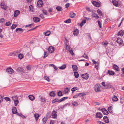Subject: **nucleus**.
Returning a JSON list of instances; mask_svg holds the SVG:
<instances>
[{
  "label": "nucleus",
  "instance_id": "f257e3e1",
  "mask_svg": "<svg viewBox=\"0 0 124 124\" xmlns=\"http://www.w3.org/2000/svg\"><path fill=\"white\" fill-rule=\"evenodd\" d=\"M100 85L99 84L96 85L94 86V90L96 92H100L101 91L100 90Z\"/></svg>",
  "mask_w": 124,
  "mask_h": 124
},
{
  "label": "nucleus",
  "instance_id": "f03ea898",
  "mask_svg": "<svg viewBox=\"0 0 124 124\" xmlns=\"http://www.w3.org/2000/svg\"><path fill=\"white\" fill-rule=\"evenodd\" d=\"M0 6L1 8L4 10H6L7 9V6L5 4L4 2H2L0 4Z\"/></svg>",
  "mask_w": 124,
  "mask_h": 124
},
{
  "label": "nucleus",
  "instance_id": "7ed1b4c3",
  "mask_svg": "<svg viewBox=\"0 0 124 124\" xmlns=\"http://www.w3.org/2000/svg\"><path fill=\"white\" fill-rule=\"evenodd\" d=\"M13 70L11 68H8L6 69V71L10 74H12L13 72Z\"/></svg>",
  "mask_w": 124,
  "mask_h": 124
},
{
  "label": "nucleus",
  "instance_id": "20e7f679",
  "mask_svg": "<svg viewBox=\"0 0 124 124\" xmlns=\"http://www.w3.org/2000/svg\"><path fill=\"white\" fill-rule=\"evenodd\" d=\"M52 116L53 118H57V113L55 110H54L52 113Z\"/></svg>",
  "mask_w": 124,
  "mask_h": 124
},
{
  "label": "nucleus",
  "instance_id": "39448f33",
  "mask_svg": "<svg viewBox=\"0 0 124 124\" xmlns=\"http://www.w3.org/2000/svg\"><path fill=\"white\" fill-rule=\"evenodd\" d=\"M54 47L53 46H50L48 49V51L50 53H53L54 51Z\"/></svg>",
  "mask_w": 124,
  "mask_h": 124
},
{
  "label": "nucleus",
  "instance_id": "423d86ee",
  "mask_svg": "<svg viewBox=\"0 0 124 124\" xmlns=\"http://www.w3.org/2000/svg\"><path fill=\"white\" fill-rule=\"evenodd\" d=\"M96 117L97 118H101L103 117L102 114L100 112H98L96 113Z\"/></svg>",
  "mask_w": 124,
  "mask_h": 124
},
{
  "label": "nucleus",
  "instance_id": "0eeeda50",
  "mask_svg": "<svg viewBox=\"0 0 124 124\" xmlns=\"http://www.w3.org/2000/svg\"><path fill=\"white\" fill-rule=\"evenodd\" d=\"M116 42L120 45H121L122 44L123 41L121 38H118L117 39Z\"/></svg>",
  "mask_w": 124,
  "mask_h": 124
},
{
  "label": "nucleus",
  "instance_id": "6e6552de",
  "mask_svg": "<svg viewBox=\"0 0 124 124\" xmlns=\"http://www.w3.org/2000/svg\"><path fill=\"white\" fill-rule=\"evenodd\" d=\"M82 77L83 78L85 79H87L88 78L89 75L88 74L86 73L83 74L82 75Z\"/></svg>",
  "mask_w": 124,
  "mask_h": 124
},
{
  "label": "nucleus",
  "instance_id": "1a4fd4ad",
  "mask_svg": "<svg viewBox=\"0 0 124 124\" xmlns=\"http://www.w3.org/2000/svg\"><path fill=\"white\" fill-rule=\"evenodd\" d=\"M43 2L41 0H39L37 2V5L39 7H41L43 5Z\"/></svg>",
  "mask_w": 124,
  "mask_h": 124
},
{
  "label": "nucleus",
  "instance_id": "9d476101",
  "mask_svg": "<svg viewBox=\"0 0 124 124\" xmlns=\"http://www.w3.org/2000/svg\"><path fill=\"white\" fill-rule=\"evenodd\" d=\"M101 110H102L103 113L105 115H107L108 113L107 110L105 108H102L101 109Z\"/></svg>",
  "mask_w": 124,
  "mask_h": 124
},
{
  "label": "nucleus",
  "instance_id": "9b49d317",
  "mask_svg": "<svg viewBox=\"0 0 124 124\" xmlns=\"http://www.w3.org/2000/svg\"><path fill=\"white\" fill-rule=\"evenodd\" d=\"M113 68L116 71H119V69L118 66L114 64L113 65Z\"/></svg>",
  "mask_w": 124,
  "mask_h": 124
},
{
  "label": "nucleus",
  "instance_id": "f8f14e48",
  "mask_svg": "<svg viewBox=\"0 0 124 124\" xmlns=\"http://www.w3.org/2000/svg\"><path fill=\"white\" fill-rule=\"evenodd\" d=\"M103 119L106 123H108L109 122V120L107 116H104L103 117Z\"/></svg>",
  "mask_w": 124,
  "mask_h": 124
},
{
  "label": "nucleus",
  "instance_id": "ddd939ff",
  "mask_svg": "<svg viewBox=\"0 0 124 124\" xmlns=\"http://www.w3.org/2000/svg\"><path fill=\"white\" fill-rule=\"evenodd\" d=\"M92 4L94 6L97 7H99L100 6L99 3L98 2L93 1L92 2Z\"/></svg>",
  "mask_w": 124,
  "mask_h": 124
},
{
  "label": "nucleus",
  "instance_id": "4468645a",
  "mask_svg": "<svg viewBox=\"0 0 124 124\" xmlns=\"http://www.w3.org/2000/svg\"><path fill=\"white\" fill-rule=\"evenodd\" d=\"M20 11L18 10H16L14 12V16L15 17H17L20 14Z\"/></svg>",
  "mask_w": 124,
  "mask_h": 124
},
{
  "label": "nucleus",
  "instance_id": "2eb2a0df",
  "mask_svg": "<svg viewBox=\"0 0 124 124\" xmlns=\"http://www.w3.org/2000/svg\"><path fill=\"white\" fill-rule=\"evenodd\" d=\"M112 85L110 84H107L105 85V88L106 89H109L112 88L113 87Z\"/></svg>",
  "mask_w": 124,
  "mask_h": 124
},
{
  "label": "nucleus",
  "instance_id": "dca6fc26",
  "mask_svg": "<svg viewBox=\"0 0 124 124\" xmlns=\"http://www.w3.org/2000/svg\"><path fill=\"white\" fill-rule=\"evenodd\" d=\"M12 112L13 114H16L17 113V110L16 107H13L12 108Z\"/></svg>",
  "mask_w": 124,
  "mask_h": 124
},
{
  "label": "nucleus",
  "instance_id": "f3484780",
  "mask_svg": "<svg viewBox=\"0 0 124 124\" xmlns=\"http://www.w3.org/2000/svg\"><path fill=\"white\" fill-rule=\"evenodd\" d=\"M72 67L73 71H76L78 70V68L77 65H72Z\"/></svg>",
  "mask_w": 124,
  "mask_h": 124
},
{
  "label": "nucleus",
  "instance_id": "a211bd4d",
  "mask_svg": "<svg viewBox=\"0 0 124 124\" xmlns=\"http://www.w3.org/2000/svg\"><path fill=\"white\" fill-rule=\"evenodd\" d=\"M123 31L122 30H120L118 33V35L122 36L124 35Z\"/></svg>",
  "mask_w": 124,
  "mask_h": 124
},
{
  "label": "nucleus",
  "instance_id": "6ab92c4d",
  "mask_svg": "<svg viewBox=\"0 0 124 124\" xmlns=\"http://www.w3.org/2000/svg\"><path fill=\"white\" fill-rule=\"evenodd\" d=\"M28 97L29 99L31 101H33L35 99V97L33 95H30Z\"/></svg>",
  "mask_w": 124,
  "mask_h": 124
},
{
  "label": "nucleus",
  "instance_id": "aec40b11",
  "mask_svg": "<svg viewBox=\"0 0 124 124\" xmlns=\"http://www.w3.org/2000/svg\"><path fill=\"white\" fill-rule=\"evenodd\" d=\"M79 33V30L78 29H76L73 31V34L74 35H77Z\"/></svg>",
  "mask_w": 124,
  "mask_h": 124
},
{
  "label": "nucleus",
  "instance_id": "412c9836",
  "mask_svg": "<svg viewBox=\"0 0 124 124\" xmlns=\"http://www.w3.org/2000/svg\"><path fill=\"white\" fill-rule=\"evenodd\" d=\"M65 39L66 41V43L65 44L66 45V49L67 50H69L70 49V46H69L67 43V42H68V40L66 38H65Z\"/></svg>",
  "mask_w": 124,
  "mask_h": 124
},
{
  "label": "nucleus",
  "instance_id": "4be33fe9",
  "mask_svg": "<svg viewBox=\"0 0 124 124\" xmlns=\"http://www.w3.org/2000/svg\"><path fill=\"white\" fill-rule=\"evenodd\" d=\"M33 20L34 22H38L39 21V18L38 17H35L33 18Z\"/></svg>",
  "mask_w": 124,
  "mask_h": 124
},
{
  "label": "nucleus",
  "instance_id": "5701e85b",
  "mask_svg": "<svg viewBox=\"0 0 124 124\" xmlns=\"http://www.w3.org/2000/svg\"><path fill=\"white\" fill-rule=\"evenodd\" d=\"M112 3L116 7H117L118 5V2L115 0L113 1Z\"/></svg>",
  "mask_w": 124,
  "mask_h": 124
},
{
  "label": "nucleus",
  "instance_id": "b1692460",
  "mask_svg": "<svg viewBox=\"0 0 124 124\" xmlns=\"http://www.w3.org/2000/svg\"><path fill=\"white\" fill-rule=\"evenodd\" d=\"M68 98V97H64L62 98L60 100H59V102L60 103L62 101H65Z\"/></svg>",
  "mask_w": 124,
  "mask_h": 124
},
{
  "label": "nucleus",
  "instance_id": "393cba45",
  "mask_svg": "<svg viewBox=\"0 0 124 124\" xmlns=\"http://www.w3.org/2000/svg\"><path fill=\"white\" fill-rule=\"evenodd\" d=\"M112 100L113 101H117L118 100V99L116 96L115 95H114L112 98Z\"/></svg>",
  "mask_w": 124,
  "mask_h": 124
},
{
  "label": "nucleus",
  "instance_id": "a878e982",
  "mask_svg": "<svg viewBox=\"0 0 124 124\" xmlns=\"http://www.w3.org/2000/svg\"><path fill=\"white\" fill-rule=\"evenodd\" d=\"M44 33L46 36H48L50 34L51 32L50 31L47 30Z\"/></svg>",
  "mask_w": 124,
  "mask_h": 124
},
{
  "label": "nucleus",
  "instance_id": "bb28decb",
  "mask_svg": "<svg viewBox=\"0 0 124 124\" xmlns=\"http://www.w3.org/2000/svg\"><path fill=\"white\" fill-rule=\"evenodd\" d=\"M20 53V52L18 51H16L12 53V54L14 56H16L17 55L18 53Z\"/></svg>",
  "mask_w": 124,
  "mask_h": 124
},
{
  "label": "nucleus",
  "instance_id": "cd10ccee",
  "mask_svg": "<svg viewBox=\"0 0 124 124\" xmlns=\"http://www.w3.org/2000/svg\"><path fill=\"white\" fill-rule=\"evenodd\" d=\"M16 31L17 32H23V30L21 28H17L16 29Z\"/></svg>",
  "mask_w": 124,
  "mask_h": 124
},
{
  "label": "nucleus",
  "instance_id": "c85d7f7f",
  "mask_svg": "<svg viewBox=\"0 0 124 124\" xmlns=\"http://www.w3.org/2000/svg\"><path fill=\"white\" fill-rule=\"evenodd\" d=\"M108 73L111 75H114L115 74L114 72L112 71L108 70Z\"/></svg>",
  "mask_w": 124,
  "mask_h": 124
},
{
  "label": "nucleus",
  "instance_id": "c756f323",
  "mask_svg": "<svg viewBox=\"0 0 124 124\" xmlns=\"http://www.w3.org/2000/svg\"><path fill=\"white\" fill-rule=\"evenodd\" d=\"M69 88L68 87L66 88L64 90L63 92V93L64 94H66L68 93Z\"/></svg>",
  "mask_w": 124,
  "mask_h": 124
},
{
  "label": "nucleus",
  "instance_id": "7c9ffc66",
  "mask_svg": "<svg viewBox=\"0 0 124 124\" xmlns=\"http://www.w3.org/2000/svg\"><path fill=\"white\" fill-rule=\"evenodd\" d=\"M50 95L51 96L54 97L55 96V94L54 91H52L49 93Z\"/></svg>",
  "mask_w": 124,
  "mask_h": 124
},
{
  "label": "nucleus",
  "instance_id": "2f4dec72",
  "mask_svg": "<svg viewBox=\"0 0 124 124\" xmlns=\"http://www.w3.org/2000/svg\"><path fill=\"white\" fill-rule=\"evenodd\" d=\"M34 117L36 119V120H38L39 119V114H37L36 113H35L34 114Z\"/></svg>",
  "mask_w": 124,
  "mask_h": 124
},
{
  "label": "nucleus",
  "instance_id": "473e14b6",
  "mask_svg": "<svg viewBox=\"0 0 124 124\" xmlns=\"http://www.w3.org/2000/svg\"><path fill=\"white\" fill-rule=\"evenodd\" d=\"M112 107L110 106L108 108V110L110 113H113V110L112 109Z\"/></svg>",
  "mask_w": 124,
  "mask_h": 124
},
{
  "label": "nucleus",
  "instance_id": "72a5a7b5",
  "mask_svg": "<svg viewBox=\"0 0 124 124\" xmlns=\"http://www.w3.org/2000/svg\"><path fill=\"white\" fill-rule=\"evenodd\" d=\"M56 9L57 10L59 11H62V7L60 6H58L56 7Z\"/></svg>",
  "mask_w": 124,
  "mask_h": 124
},
{
  "label": "nucleus",
  "instance_id": "f704fd0d",
  "mask_svg": "<svg viewBox=\"0 0 124 124\" xmlns=\"http://www.w3.org/2000/svg\"><path fill=\"white\" fill-rule=\"evenodd\" d=\"M23 55L21 54H19L18 55V57L20 59L23 58Z\"/></svg>",
  "mask_w": 124,
  "mask_h": 124
},
{
  "label": "nucleus",
  "instance_id": "c9c22d12",
  "mask_svg": "<svg viewBox=\"0 0 124 124\" xmlns=\"http://www.w3.org/2000/svg\"><path fill=\"white\" fill-rule=\"evenodd\" d=\"M76 15L73 12L71 13L70 14V17L72 18H74V17Z\"/></svg>",
  "mask_w": 124,
  "mask_h": 124
},
{
  "label": "nucleus",
  "instance_id": "e433bc0d",
  "mask_svg": "<svg viewBox=\"0 0 124 124\" xmlns=\"http://www.w3.org/2000/svg\"><path fill=\"white\" fill-rule=\"evenodd\" d=\"M74 74L75 77L76 78H78L79 76V74L77 72H75Z\"/></svg>",
  "mask_w": 124,
  "mask_h": 124
},
{
  "label": "nucleus",
  "instance_id": "4c0bfd02",
  "mask_svg": "<svg viewBox=\"0 0 124 124\" xmlns=\"http://www.w3.org/2000/svg\"><path fill=\"white\" fill-rule=\"evenodd\" d=\"M78 88L76 87H74L72 88L71 90L72 91V93H73L76 90H78Z\"/></svg>",
  "mask_w": 124,
  "mask_h": 124
},
{
  "label": "nucleus",
  "instance_id": "58836bf2",
  "mask_svg": "<svg viewBox=\"0 0 124 124\" xmlns=\"http://www.w3.org/2000/svg\"><path fill=\"white\" fill-rule=\"evenodd\" d=\"M66 65L65 64H63L62 66L60 67L59 68L61 70L64 69L66 68Z\"/></svg>",
  "mask_w": 124,
  "mask_h": 124
},
{
  "label": "nucleus",
  "instance_id": "ea45409f",
  "mask_svg": "<svg viewBox=\"0 0 124 124\" xmlns=\"http://www.w3.org/2000/svg\"><path fill=\"white\" fill-rule=\"evenodd\" d=\"M108 43L107 41H104L102 43V44L103 46H105L106 47L107 45L108 44Z\"/></svg>",
  "mask_w": 124,
  "mask_h": 124
},
{
  "label": "nucleus",
  "instance_id": "a19ab883",
  "mask_svg": "<svg viewBox=\"0 0 124 124\" xmlns=\"http://www.w3.org/2000/svg\"><path fill=\"white\" fill-rule=\"evenodd\" d=\"M49 66H51L53 67L55 69V70H57V67L53 64H50Z\"/></svg>",
  "mask_w": 124,
  "mask_h": 124
},
{
  "label": "nucleus",
  "instance_id": "79ce46f5",
  "mask_svg": "<svg viewBox=\"0 0 124 124\" xmlns=\"http://www.w3.org/2000/svg\"><path fill=\"white\" fill-rule=\"evenodd\" d=\"M17 25L16 24H13L12 26H11V28L12 29H15L17 26Z\"/></svg>",
  "mask_w": 124,
  "mask_h": 124
},
{
  "label": "nucleus",
  "instance_id": "37998d69",
  "mask_svg": "<svg viewBox=\"0 0 124 124\" xmlns=\"http://www.w3.org/2000/svg\"><path fill=\"white\" fill-rule=\"evenodd\" d=\"M57 94L59 96H61L63 95L62 92L61 91H59L57 93Z\"/></svg>",
  "mask_w": 124,
  "mask_h": 124
},
{
  "label": "nucleus",
  "instance_id": "c03bdc74",
  "mask_svg": "<svg viewBox=\"0 0 124 124\" xmlns=\"http://www.w3.org/2000/svg\"><path fill=\"white\" fill-rule=\"evenodd\" d=\"M86 22V21L85 20H83L82 21L81 23L80 24V25L81 26H82Z\"/></svg>",
  "mask_w": 124,
  "mask_h": 124
},
{
  "label": "nucleus",
  "instance_id": "a18cd8bd",
  "mask_svg": "<svg viewBox=\"0 0 124 124\" xmlns=\"http://www.w3.org/2000/svg\"><path fill=\"white\" fill-rule=\"evenodd\" d=\"M71 19H69L64 21V22L66 23H70L71 22Z\"/></svg>",
  "mask_w": 124,
  "mask_h": 124
},
{
  "label": "nucleus",
  "instance_id": "49530a36",
  "mask_svg": "<svg viewBox=\"0 0 124 124\" xmlns=\"http://www.w3.org/2000/svg\"><path fill=\"white\" fill-rule=\"evenodd\" d=\"M59 100H58V99L57 98H56L54 100H53L52 101V103H55L56 102H59Z\"/></svg>",
  "mask_w": 124,
  "mask_h": 124
},
{
  "label": "nucleus",
  "instance_id": "de8ad7c7",
  "mask_svg": "<svg viewBox=\"0 0 124 124\" xmlns=\"http://www.w3.org/2000/svg\"><path fill=\"white\" fill-rule=\"evenodd\" d=\"M42 121L44 124H45L47 121V118L46 117H44L43 118Z\"/></svg>",
  "mask_w": 124,
  "mask_h": 124
},
{
  "label": "nucleus",
  "instance_id": "09e8293b",
  "mask_svg": "<svg viewBox=\"0 0 124 124\" xmlns=\"http://www.w3.org/2000/svg\"><path fill=\"white\" fill-rule=\"evenodd\" d=\"M99 62H97V63H96L95 64V68L97 70H98V68L99 67L98 66L99 65Z\"/></svg>",
  "mask_w": 124,
  "mask_h": 124
},
{
  "label": "nucleus",
  "instance_id": "8fccbe9b",
  "mask_svg": "<svg viewBox=\"0 0 124 124\" xmlns=\"http://www.w3.org/2000/svg\"><path fill=\"white\" fill-rule=\"evenodd\" d=\"M92 16L95 18H99V16L97 15V14H94L92 15Z\"/></svg>",
  "mask_w": 124,
  "mask_h": 124
},
{
  "label": "nucleus",
  "instance_id": "3c124183",
  "mask_svg": "<svg viewBox=\"0 0 124 124\" xmlns=\"http://www.w3.org/2000/svg\"><path fill=\"white\" fill-rule=\"evenodd\" d=\"M72 105L74 106H76L78 105V103L76 101H74L73 102Z\"/></svg>",
  "mask_w": 124,
  "mask_h": 124
},
{
  "label": "nucleus",
  "instance_id": "603ef678",
  "mask_svg": "<svg viewBox=\"0 0 124 124\" xmlns=\"http://www.w3.org/2000/svg\"><path fill=\"white\" fill-rule=\"evenodd\" d=\"M19 102V101L18 100H15L14 101V103L15 104V106H16L18 103Z\"/></svg>",
  "mask_w": 124,
  "mask_h": 124
},
{
  "label": "nucleus",
  "instance_id": "864d4df0",
  "mask_svg": "<svg viewBox=\"0 0 124 124\" xmlns=\"http://www.w3.org/2000/svg\"><path fill=\"white\" fill-rule=\"evenodd\" d=\"M97 12L100 15H102V13L101 10L98 9L97 10Z\"/></svg>",
  "mask_w": 124,
  "mask_h": 124
},
{
  "label": "nucleus",
  "instance_id": "5fc2aeb1",
  "mask_svg": "<svg viewBox=\"0 0 124 124\" xmlns=\"http://www.w3.org/2000/svg\"><path fill=\"white\" fill-rule=\"evenodd\" d=\"M46 101V99L44 98L41 97L40 100V101L42 102H44Z\"/></svg>",
  "mask_w": 124,
  "mask_h": 124
},
{
  "label": "nucleus",
  "instance_id": "6e6d98bb",
  "mask_svg": "<svg viewBox=\"0 0 124 124\" xmlns=\"http://www.w3.org/2000/svg\"><path fill=\"white\" fill-rule=\"evenodd\" d=\"M44 78L45 80H47L48 82H49L50 80L49 78L48 77L45 76L44 77Z\"/></svg>",
  "mask_w": 124,
  "mask_h": 124
},
{
  "label": "nucleus",
  "instance_id": "4d7b16f0",
  "mask_svg": "<svg viewBox=\"0 0 124 124\" xmlns=\"http://www.w3.org/2000/svg\"><path fill=\"white\" fill-rule=\"evenodd\" d=\"M4 99L6 100L7 101H10V99L8 97H5Z\"/></svg>",
  "mask_w": 124,
  "mask_h": 124
},
{
  "label": "nucleus",
  "instance_id": "13d9d810",
  "mask_svg": "<svg viewBox=\"0 0 124 124\" xmlns=\"http://www.w3.org/2000/svg\"><path fill=\"white\" fill-rule=\"evenodd\" d=\"M11 23L9 21L7 22L5 24V25L7 26H8L10 25L11 24Z\"/></svg>",
  "mask_w": 124,
  "mask_h": 124
},
{
  "label": "nucleus",
  "instance_id": "bf43d9fd",
  "mask_svg": "<svg viewBox=\"0 0 124 124\" xmlns=\"http://www.w3.org/2000/svg\"><path fill=\"white\" fill-rule=\"evenodd\" d=\"M48 54L46 52H44V55L43 57L44 58H45L48 55Z\"/></svg>",
  "mask_w": 124,
  "mask_h": 124
},
{
  "label": "nucleus",
  "instance_id": "052dcab7",
  "mask_svg": "<svg viewBox=\"0 0 124 124\" xmlns=\"http://www.w3.org/2000/svg\"><path fill=\"white\" fill-rule=\"evenodd\" d=\"M98 24L99 25V27L101 28V23L100 22V21L99 20H98Z\"/></svg>",
  "mask_w": 124,
  "mask_h": 124
},
{
  "label": "nucleus",
  "instance_id": "680f3d73",
  "mask_svg": "<svg viewBox=\"0 0 124 124\" xmlns=\"http://www.w3.org/2000/svg\"><path fill=\"white\" fill-rule=\"evenodd\" d=\"M84 58L87 59H88V57L87 56L86 54L85 53H84Z\"/></svg>",
  "mask_w": 124,
  "mask_h": 124
},
{
  "label": "nucleus",
  "instance_id": "e2e57ef3",
  "mask_svg": "<svg viewBox=\"0 0 124 124\" xmlns=\"http://www.w3.org/2000/svg\"><path fill=\"white\" fill-rule=\"evenodd\" d=\"M84 95V93H80L78 94V96H83Z\"/></svg>",
  "mask_w": 124,
  "mask_h": 124
},
{
  "label": "nucleus",
  "instance_id": "0e129e2a",
  "mask_svg": "<svg viewBox=\"0 0 124 124\" xmlns=\"http://www.w3.org/2000/svg\"><path fill=\"white\" fill-rule=\"evenodd\" d=\"M43 13L45 15H47V11L46 10H43Z\"/></svg>",
  "mask_w": 124,
  "mask_h": 124
},
{
  "label": "nucleus",
  "instance_id": "69168bd1",
  "mask_svg": "<svg viewBox=\"0 0 124 124\" xmlns=\"http://www.w3.org/2000/svg\"><path fill=\"white\" fill-rule=\"evenodd\" d=\"M69 52L71 54V55H74V54L72 50H69Z\"/></svg>",
  "mask_w": 124,
  "mask_h": 124
},
{
  "label": "nucleus",
  "instance_id": "338daca9",
  "mask_svg": "<svg viewBox=\"0 0 124 124\" xmlns=\"http://www.w3.org/2000/svg\"><path fill=\"white\" fill-rule=\"evenodd\" d=\"M39 17H40L42 19H43L44 18V17L42 14H41L39 15Z\"/></svg>",
  "mask_w": 124,
  "mask_h": 124
},
{
  "label": "nucleus",
  "instance_id": "774afa93",
  "mask_svg": "<svg viewBox=\"0 0 124 124\" xmlns=\"http://www.w3.org/2000/svg\"><path fill=\"white\" fill-rule=\"evenodd\" d=\"M4 21L5 20L4 18H1L0 20V22L3 23L4 22Z\"/></svg>",
  "mask_w": 124,
  "mask_h": 124
}]
</instances>
